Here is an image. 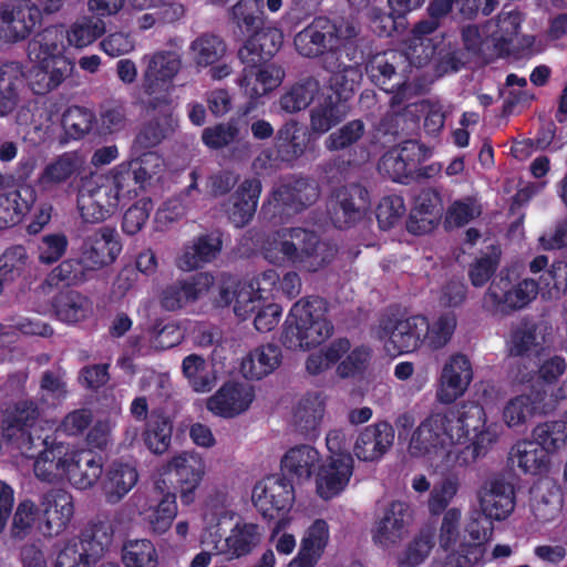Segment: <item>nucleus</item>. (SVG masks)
<instances>
[{"instance_id": "obj_1", "label": "nucleus", "mask_w": 567, "mask_h": 567, "mask_svg": "<svg viewBox=\"0 0 567 567\" xmlns=\"http://www.w3.org/2000/svg\"><path fill=\"white\" fill-rule=\"evenodd\" d=\"M466 426L452 412L432 413L412 432L408 451L436 471L461 467L460 443L466 437Z\"/></svg>"}, {"instance_id": "obj_2", "label": "nucleus", "mask_w": 567, "mask_h": 567, "mask_svg": "<svg viewBox=\"0 0 567 567\" xmlns=\"http://www.w3.org/2000/svg\"><path fill=\"white\" fill-rule=\"evenodd\" d=\"M354 34V28L337 27L328 18L319 17L296 35L295 45L305 56L323 54V66L331 73V86L347 91L359 83L362 74L357 65L340 62L338 51Z\"/></svg>"}, {"instance_id": "obj_3", "label": "nucleus", "mask_w": 567, "mask_h": 567, "mask_svg": "<svg viewBox=\"0 0 567 567\" xmlns=\"http://www.w3.org/2000/svg\"><path fill=\"white\" fill-rule=\"evenodd\" d=\"M43 449L34 460V475L48 483L69 482L78 489L91 488L101 477V457L62 442H41Z\"/></svg>"}, {"instance_id": "obj_4", "label": "nucleus", "mask_w": 567, "mask_h": 567, "mask_svg": "<svg viewBox=\"0 0 567 567\" xmlns=\"http://www.w3.org/2000/svg\"><path fill=\"white\" fill-rule=\"evenodd\" d=\"M234 516L235 512L227 494L217 492L206 501L203 513L205 526L200 544L227 560L249 555L262 539L260 526L247 522H237L228 536L221 539L218 526L224 522L231 520Z\"/></svg>"}, {"instance_id": "obj_5", "label": "nucleus", "mask_w": 567, "mask_h": 567, "mask_svg": "<svg viewBox=\"0 0 567 567\" xmlns=\"http://www.w3.org/2000/svg\"><path fill=\"white\" fill-rule=\"evenodd\" d=\"M65 33L62 27H51L37 34L28 45L32 63L29 85L42 95L58 89L72 73L73 63L65 56Z\"/></svg>"}, {"instance_id": "obj_6", "label": "nucleus", "mask_w": 567, "mask_h": 567, "mask_svg": "<svg viewBox=\"0 0 567 567\" xmlns=\"http://www.w3.org/2000/svg\"><path fill=\"white\" fill-rule=\"evenodd\" d=\"M265 258L272 265H291L300 270L315 272L334 256V249L303 228L285 229L265 247Z\"/></svg>"}, {"instance_id": "obj_7", "label": "nucleus", "mask_w": 567, "mask_h": 567, "mask_svg": "<svg viewBox=\"0 0 567 567\" xmlns=\"http://www.w3.org/2000/svg\"><path fill=\"white\" fill-rule=\"evenodd\" d=\"M321 299H300L286 320L282 342L289 349H309L322 343L332 333V326L324 317Z\"/></svg>"}, {"instance_id": "obj_8", "label": "nucleus", "mask_w": 567, "mask_h": 567, "mask_svg": "<svg viewBox=\"0 0 567 567\" xmlns=\"http://www.w3.org/2000/svg\"><path fill=\"white\" fill-rule=\"evenodd\" d=\"M276 281V271L272 269L245 282H237L230 277H224L218 285V296L215 302L218 306L233 303L235 315L245 320L274 298Z\"/></svg>"}, {"instance_id": "obj_9", "label": "nucleus", "mask_w": 567, "mask_h": 567, "mask_svg": "<svg viewBox=\"0 0 567 567\" xmlns=\"http://www.w3.org/2000/svg\"><path fill=\"white\" fill-rule=\"evenodd\" d=\"M425 317L384 318L375 329L377 338L390 354L409 353L424 346Z\"/></svg>"}, {"instance_id": "obj_10", "label": "nucleus", "mask_w": 567, "mask_h": 567, "mask_svg": "<svg viewBox=\"0 0 567 567\" xmlns=\"http://www.w3.org/2000/svg\"><path fill=\"white\" fill-rule=\"evenodd\" d=\"M538 288L534 279L526 278L512 285L509 278L501 274L484 295L483 308L495 315L523 309L537 297Z\"/></svg>"}, {"instance_id": "obj_11", "label": "nucleus", "mask_w": 567, "mask_h": 567, "mask_svg": "<svg viewBox=\"0 0 567 567\" xmlns=\"http://www.w3.org/2000/svg\"><path fill=\"white\" fill-rule=\"evenodd\" d=\"M81 192L92 197L111 216L116 212L121 200L132 194L130 164L121 163L107 174L91 178Z\"/></svg>"}, {"instance_id": "obj_12", "label": "nucleus", "mask_w": 567, "mask_h": 567, "mask_svg": "<svg viewBox=\"0 0 567 567\" xmlns=\"http://www.w3.org/2000/svg\"><path fill=\"white\" fill-rule=\"evenodd\" d=\"M131 502L147 529L156 535L165 534L172 527L178 513L176 495L162 489L159 485H156L147 496H133Z\"/></svg>"}, {"instance_id": "obj_13", "label": "nucleus", "mask_w": 567, "mask_h": 567, "mask_svg": "<svg viewBox=\"0 0 567 567\" xmlns=\"http://www.w3.org/2000/svg\"><path fill=\"white\" fill-rule=\"evenodd\" d=\"M464 409H467L460 417L464 420L466 432L471 424L467 422L470 419H474L476 424L472 426L474 435L471 443H466V437L460 443V457L464 458V462H460L461 467L466 466L476 461L481 455H484L486 451L497 442L502 426L495 422H488L487 415L483 406L474 403L464 404Z\"/></svg>"}, {"instance_id": "obj_14", "label": "nucleus", "mask_w": 567, "mask_h": 567, "mask_svg": "<svg viewBox=\"0 0 567 567\" xmlns=\"http://www.w3.org/2000/svg\"><path fill=\"white\" fill-rule=\"evenodd\" d=\"M413 515L410 506L400 501L389 504L371 529L373 543L382 549H392L409 535Z\"/></svg>"}, {"instance_id": "obj_15", "label": "nucleus", "mask_w": 567, "mask_h": 567, "mask_svg": "<svg viewBox=\"0 0 567 567\" xmlns=\"http://www.w3.org/2000/svg\"><path fill=\"white\" fill-rule=\"evenodd\" d=\"M474 378L473 367L467 355L453 353L444 362L435 391L441 404H452L467 391Z\"/></svg>"}, {"instance_id": "obj_16", "label": "nucleus", "mask_w": 567, "mask_h": 567, "mask_svg": "<svg viewBox=\"0 0 567 567\" xmlns=\"http://www.w3.org/2000/svg\"><path fill=\"white\" fill-rule=\"evenodd\" d=\"M437 27L439 22L433 20L420 21L414 27L404 51V56L410 64L420 68L436 55L441 60L447 59L450 51L446 50L444 35L435 33Z\"/></svg>"}, {"instance_id": "obj_17", "label": "nucleus", "mask_w": 567, "mask_h": 567, "mask_svg": "<svg viewBox=\"0 0 567 567\" xmlns=\"http://www.w3.org/2000/svg\"><path fill=\"white\" fill-rule=\"evenodd\" d=\"M251 498L258 512L272 519L291 508L295 501L293 487L284 477L269 476L255 485Z\"/></svg>"}, {"instance_id": "obj_18", "label": "nucleus", "mask_w": 567, "mask_h": 567, "mask_svg": "<svg viewBox=\"0 0 567 567\" xmlns=\"http://www.w3.org/2000/svg\"><path fill=\"white\" fill-rule=\"evenodd\" d=\"M353 474V458L350 454L329 455L321 460L315 473L317 495L329 501L340 495L349 485Z\"/></svg>"}, {"instance_id": "obj_19", "label": "nucleus", "mask_w": 567, "mask_h": 567, "mask_svg": "<svg viewBox=\"0 0 567 567\" xmlns=\"http://www.w3.org/2000/svg\"><path fill=\"white\" fill-rule=\"evenodd\" d=\"M168 471L176 476L179 498L183 505L196 499V492L206 475V462L195 452H181L167 462Z\"/></svg>"}, {"instance_id": "obj_20", "label": "nucleus", "mask_w": 567, "mask_h": 567, "mask_svg": "<svg viewBox=\"0 0 567 567\" xmlns=\"http://www.w3.org/2000/svg\"><path fill=\"white\" fill-rule=\"evenodd\" d=\"M73 514V498L68 492L47 493L40 503L38 529L44 536H58L66 529Z\"/></svg>"}, {"instance_id": "obj_21", "label": "nucleus", "mask_w": 567, "mask_h": 567, "mask_svg": "<svg viewBox=\"0 0 567 567\" xmlns=\"http://www.w3.org/2000/svg\"><path fill=\"white\" fill-rule=\"evenodd\" d=\"M121 250L116 230L105 226L84 240L80 261L86 269L96 270L112 264Z\"/></svg>"}, {"instance_id": "obj_22", "label": "nucleus", "mask_w": 567, "mask_h": 567, "mask_svg": "<svg viewBox=\"0 0 567 567\" xmlns=\"http://www.w3.org/2000/svg\"><path fill=\"white\" fill-rule=\"evenodd\" d=\"M40 21V9L28 0H17L0 10V38L19 41Z\"/></svg>"}, {"instance_id": "obj_23", "label": "nucleus", "mask_w": 567, "mask_h": 567, "mask_svg": "<svg viewBox=\"0 0 567 567\" xmlns=\"http://www.w3.org/2000/svg\"><path fill=\"white\" fill-rule=\"evenodd\" d=\"M555 402H546L539 392L530 391L511 398L502 409V421L513 430L524 429L537 413L553 410Z\"/></svg>"}, {"instance_id": "obj_24", "label": "nucleus", "mask_w": 567, "mask_h": 567, "mask_svg": "<svg viewBox=\"0 0 567 567\" xmlns=\"http://www.w3.org/2000/svg\"><path fill=\"white\" fill-rule=\"evenodd\" d=\"M254 398V389L250 385L229 382L207 399L206 408L214 415L234 417L245 412L250 406Z\"/></svg>"}, {"instance_id": "obj_25", "label": "nucleus", "mask_w": 567, "mask_h": 567, "mask_svg": "<svg viewBox=\"0 0 567 567\" xmlns=\"http://www.w3.org/2000/svg\"><path fill=\"white\" fill-rule=\"evenodd\" d=\"M370 206L367 189L359 185L340 188L331 206V219L339 228H344L361 219Z\"/></svg>"}, {"instance_id": "obj_26", "label": "nucleus", "mask_w": 567, "mask_h": 567, "mask_svg": "<svg viewBox=\"0 0 567 567\" xmlns=\"http://www.w3.org/2000/svg\"><path fill=\"white\" fill-rule=\"evenodd\" d=\"M466 532L472 542H461L457 550L450 553L443 564L434 561L431 567H475L484 564V544L489 539L491 532L480 528L476 522L468 524Z\"/></svg>"}, {"instance_id": "obj_27", "label": "nucleus", "mask_w": 567, "mask_h": 567, "mask_svg": "<svg viewBox=\"0 0 567 567\" xmlns=\"http://www.w3.org/2000/svg\"><path fill=\"white\" fill-rule=\"evenodd\" d=\"M144 86L147 93L167 91L168 84L181 70L179 55L172 51H159L144 56Z\"/></svg>"}, {"instance_id": "obj_28", "label": "nucleus", "mask_w": 567, "mask_h": 567, "mask_svg": "<svg viewBox=\"0 0 567 567\" xmlns=\"http://www.w3.org/2000/svg\"><path fill=\"white\" fill-rule=\"evenodd\" d=\"M394 430L388 422H378L364 427L359 434L353 452L364 462L380 460L393 445Z\"/></svg>"}, {"instance_id": "obj_29", "label": "nucleus", "mask_w": 567, "mask_h": 567, "mask_svg": "<svg viewBox=\"0 0 567 567\" xmlns=\"http://www.w3.org/2000/svg\"><path fill=\"white\" fill-rule=\"evenodd\" d=\"M247 66L239 79V86L250 100H257L276 87L284 80V71L275 64L245 63Z\"/></svg>"}, {"instance_id": "obj_30", "label": "nucleus", "mask_w": 567, "mask_h": 567, "mask_svg": "<svg viewBox=\"0 0 567 567\" xmlns=\"http://www.w3.org/2000/svg\"><path fill=\"white\" fill-rule=\"evenodd\" d=\"M140 478L135 463L113 461L106 468L102 488L106 502L116 504L122 501L137 484Z\"/></svg>"}, {"instance_id": "obj_31", "label": "nucleus", "mask_w": 567, "mask_h": 567, "mask_svg": "<svg viewBox=\"0 0 567 567\" xmlns=\"http://www.w3.org/2000/svg\"><path fill=\"white\" fill-rule=\"evenodd\" d=\"M282 40V32L278 28L264 23L259 29L249 32L248 39L239 50V58L244 63H260L279 50Z\"/></svg>"}, {"instance_id": "obj_32", "label": "nucleus", "mask_w": 567, "mask_h": 567, "mask_svg": "<svg viewBox=\"0 0 567 567\" xmlns=\"http://www.w3.org/2000/svg\"><path fill=\"white\" fill-rule=\"evenodd\" d=\"M38 416V411L32 402H21L13 410L7 411L3 420V436L9 441H16L22 453L31 450L32 437L29 427Z\"/></svg>"}, {"instance_id": "obj_33", "label": "nucleus", "mask_w": 567, "mask_h": 567, "mask_svg": "<svg viewBox=\"0 0 567 567\" xmlns=\"http://www.w3.org/2000/svg\"><path fill=\"white\" fill-rule=\"evenodd\" d=\"M214 285V277L208 272H200L190 281L177 282L163 291L162 305L167 310H177L195 302L209 291Z\"/></svg>"}, {"instance_id": "obj_34", "label": "nucleus", "mask_w": 567, "mask_h": 567, "mask_svg": "<svg viewBox=\"0 0 567 567\" xmlns=\"http://www.w3.org/2000/svg\"><path fill=\"white\" fill-rule=\"evenodd\" d=\"M482 512L489 519L507 518L514 509V489L509 483L494 480L486 483L480 493Z\"/></svg>"}, {"instance_id": "obj_35", "label": "nucleus", "mask_w": 567, "mask_h": 567, "mask_svg": "<svg viewBox=\"0 0 567 567\" xmlns=\"http://www.w3.org/2000/svg\"><path fill=\"white\" fill-rule=\"evenodd\" d=\"M319 451L308 444L290 447L281 458V471L298 481H309L320 464Z\"/></svg>"}, {"instance_id": "obj_36", "label": "nucleus", "mask_w": 567, "mask_h": 567, "mask_svg": "<svg viewBox=\"0 0 567 567\" xmlns=\"http://www.w3.org/2000/svg\"><path fill=\"white\" fill-rule=\"evenodd\" d=\"M221 239L218 234L202 235L185 246L176 260L183 271H192L204 264L213 261L221 250Z\"/></svg>"}, {"instance_id": "obj_37", "label": "nucleus", "mask_w": 567, "mask_h": 567, "mask_svg": "<svg viewBox=\"0 0 567 567\" xmlns=\"http://www.w3.org/2000/svg\"><path fill=\"white\" fill-rule=\"evenodd\" d=\"M113 532L107 523L99 522L87 526L78 543L83 565L89 567L101 559L112 544Z\"/></svg>"}, {"instance_id": "obj_38", "label": "nucleus", "mask_w": 567, "mask_h": 567, "mask_svg": "<svg viewBox=\"0 0 567 567\" xmlns=\"http://www.w3.org/2000/svg\"><path fill=\"white\" fill-rule=\"evenodd\" d=\"M332 87L336 90L338 97L328 96L311 110L310 127L319 134L327 133L346 117V105L340 100H346L347 93L354 90V87L347 91L336 86Z\"/></svg>"}, {"instance_id": "obj_39", "label": "nucleus", "mask_w": 567, "mask_h": 567, "mask_svg": "<svg viewBox=\"0 0 567 567\" xmlns=\"http://www.w3.org/2000/svg\"><path fill=\"white\" fill-rule=\"evenodd\" d=\"M511 461L520 471L530 475H542L550 467L549 455L534 441H518L511 451Z\"/></svg>"}, {"instance_id": "obj_40", "label": "nucleus", "mask_w": 567, "mask_h": 567, "mask_svg": "<svg viewBox=\"0 0 567 567\" xmlns=\"http://www.w3.org/2000/svg\"><path fill=\"white\" fill-rule=\"evenodd\" d=\"M259 194V183L257 181H246L231 196L227 214L235 226L243 227L251 219L256 212Z\"/></svg>"}, {"instance_id": "obj_41", "label": "nucleus", "mask_w": 567, "mask_h": 567, "mask_svg": "<svg viewBox=\"0 0 567 567\" xmlns=\"http://www.w3.org/2000/svg\"><path fill=\"white\" fill-rule=\"evenodd\" d=\"M324 411L326 396L320 392L307 393L296 406L295 424L306 435L315 434L323 420Z\"/></svg>"}, {"instance_id": "obj_42", "label": "nucleus", "mask_w": 567, "mask_h": 567, "mask_svg": "<svg viewBox=\"0 0 567 567\" xmlns=\"http://www.w3.org/2000/svg\"><path fill=\"white\" fill-rule=\"evenodd\" d=\"M280 364V350L267 344L249 352L241 361L240 370L245 378L260 380L274 372Z\"/></svg>"}, {"instance_id": "obj_43", "label": "nucleus", "mask_w": 567, "mask_h": 567, "mask_svg": "<svg viewBox=\"0 0 567 567\" xmlns=\"http://www.w3.org/2000/svg\"><path fill=\"white\" fill-rule=\"evenodd\" d=\"M417 151L416 143L406 142L401 147L389 151L382 157L380 168L392 179L400 181L415 167Z\"/></svg>"}, {"instance_id": "obj_44", "label": "nucleus", "mask_w": 567, "mask_h": 567, "mask_svg": "<svg viewBox=\"0 0 567 567\" xmlns=\"http://www.w3.org/2000/svg\"><path fill=\"white\" fill-rule=\"evenodd\" d=\"M226 53L224 40L210 33L197 37L189 45V54L197 69H205L223 61Z\"/></svg>"}, {"instance_id": "obj_45", "label": "nucleus", "mask_w": 567, "mask_h": 567, "mask_svg": "<svg viewBox=\"0 0 567 567\" xmlns=\"http://www.w3.org/2000/svg\"><path fill=\"white\" fill-rule=\"evenodd\" d=\"M424 346L431 350L445 348L457 328V316L453 310L441 312L431 321L425 318Z\"/></svg>"}, {"instance_id": "obj_46", "label": "nucleus", "mask_w": 567, "mask_h": 567, "mask_svg": "<svg viewBox=\"0 0 567 567\" xmlns=\"http://www.w3.org/2000/svg\"><path fill=\"white\" fill-rule=\"evenodd\" d=\"M31 195L30 189L23 188L0 196V229L12 227L21 221L31 207Z\"/></svg>"}, {"instance_id": "obj_47", "label": "nucleus", "mask_w": 567, "mask_h": 567, "mask_svg": "<svg viewBox=\"0 0 567 567\" xmlns=\"http://www.w3.org/2000/svg\"><path fill=\"white\" fill-rule=\"evenodd\" d=\"M546 327L534 322H522L512 332L507 346L512 354L522 355L542 347L546 341Z\"/></svg>"}, {"instance_id": "obj_48", "label": "nucleus", "mask_w": 567, "mask_h": 567, "mask_svg": "<svg viewBox=\"0 0 567 567\" xmlns=\"http://www.w3.org/2000/svg\"><path fill=\"white\" fill-rule=\"evenodd\" d=\"M182 372L195 392H208L216 383L215 374L198 354H189L183 359Z\"/></svg>"}, {"instance_id": "obj_49", "label": "nucleus", "mask_w": 567, "mask_h": 567, "mask_svg": "<svg viewBox=\"0 0 567 567\" xmlns=\"http://www.w3.org/2000/svg\"><path fill=\"white\" fill-rule=\"evenodd\" d=\"M122 561L125 567H157L156 547L146 538L127 539L122 546Z\"/></svg>"}, {"instance_id": "obj_50", "label": "nucleus", "mask_w": 567, "mask_h": 567, "mask_svg": "<svg viewBox=\"0 0 567 567\" xmlns=\"http://www.w3.org/2000/svg\"><path fill=\"white\" fill-rule=\"evenodd\" d=\"M178 126V118L167 110L162 116L147 123L136 136L135 144L142 148L154 147L169 136Z\"/></svg>"}, {"instance_id": "obj_51", "label": "nucleus", "mask_w": 567, "mask_h": 567, "mask_svg": "<svg viewBox=\"0 0 567 567\" xmlns=\"http://www.w3.org/2000/svg\"><path fill=\"white\" fill-rule=\"evenodd\" d=\"M533 440L548 454H555L567 445V422L547 421L533 430Z\"/></svg>"}, {"instance_id": "obj_52", "label": "nucleus", "mask_w": 567, "mask_h": 567, "mask_svg": "<svg viewBox=\"0 0 567 567\" xmlns=\"http://www.w3.org/2000/svg\"><path fill=\"white\" fill-rule=\"evenodd\" d=\"M105 23L91 17H83L71 24L69 30H64L65 40L71 47L83 49L92 44L100 35L105 32Z\"/></svg>"}, {"instance_id": "obj_53", "label": "nucleus", "mask_w": 567, "mask_h": 567, "mask_svg": "<svg viewBox=\"0 0 567 567\" xmlns=\"http://www.w3.org/2000/svg\"><path fill=\"white\" fill-rule=\"evenodd\" d=\"M79 168L78 158L74 154L65 153L48 164L38 183L43 189H51L54 186L66 182Z\"/></svg>"}, {"instance_id": "obj_54", "label": "nucleus", "mask_w": 567, "mask_h": 567, "mask_svg": "<svg viewBox=\"0 0 567 567\" xmlns=\"http://www.w3.org/2000/svg\"><path fill=\"white\" fill-rule=\"evenodd\" d=\"M434 547V533L422 528L417 535L408 544L399 558L400 567H417L430 556Z\"/></svg>"}, {"instance_id": "obj_55", "label": "nucleus", "mask_w": 567, "mask_h": 567, "mask_svg": "<svg viewBox=\"0 0 567 567\" xmlns=\"http://www.w3.org/2000/svg\"><path fill=\"white\" fill-rule=\"evenodd\" d=\"M319 92V82L315 79H307L293 85L279 100L282 111L296 113L306 109Z\"/></svg>"}, {"instance_id": "obj_56", "label": "nucleus", "mask_w": 567, "mask_h": 567, "mask_svg": "<svg viewBox=\"0 0 567 567\" xmlns=\"http://www.w3.org/2000/svg\"><path fill=\"white\" fill-rule=\"evenodd\" d=\"M264 0H239L231 8V18L246 33L264 25Z\"/></svg>"}, {"instance_id": "obj_57", "label": "nucleus", "mask_w": 567, "mask_h": 567, "mask_svg": "<svg viewBox=\"0 0 567 567\" xmlns=\"http://www.w3.org/2000/svg\"><path fill=\"white\" fill-rule=\"evenodd\" d=\"M329 542V524L322 518H317L305 529L299 548L321 559Z\"/></svg>"}, {"instance_id": "obj_58", "label": "nucleus", "mask_w": 567, "mask_h": 567, "mask_svg": "<svg viewBox=\"0 0 567 567\" xmlns=\"http://www.w3.org/2000/svg\"><path fill=\"white\" fill-rule=\"evenodd\" d=\"M350 342L347 339H338L324 350L315 352L307 359L306 368L311 374H319L337 363L349 351Z\"/></svg>"}, {"instance_id": "obj_59", "label": "nucleus", "mask_w": 567, "mask_h": 567, "mask_svg": "<svg viewBox=\"0 0 567 567\" xmlns=\"http://www.w3.org/2000/svg\"><path fill=\"white\" fill-rule=\"evenodd\" d=\"M172 430L171 422L164 417L147 422L143 432L144 444L154 454L165 453L171 444Z\"/></svg>"}, {"instance_id": "obj_60", "label": "nucleus", "mask_w": 567, "mask_h": 567, "mask_svg": "<svg viewBox=\"0 0 567 567\" xmlns=\"http://www.w3.org/2000/svg\"><path fill=\"white\" fill-rule=\"evenodd\" d=\"M56 317L66 323L83 320L89 313V301L79 293H62L55 301Z\"/></svg>"}, {"instance_id": "obj_61", "label": "nucleus", "mask_w": 567, "mask_h": 567, "mask_svg": "<svg viewBox=\"0 0 567 567\" xmlns=\"http://www.w3.org/2000/svg\"><path fill=\"white\" fill-rule=\"evenodd\" d=\"M461 518L462 513L456 507H451L444 512L440 530L439 545L444 550L456 551L461 540Z\"/></svg>"}, {"instance_id": "obj_62", "label": "nucleus", "mask_w": 567, "mask_h": 567, "mask_svg": "<svg viewBox=\"0 0 567 567\" xmlns=\"http://www.w3.org/2000/svg\"><path fill=\"white\" fill-rule=\"evenodd\" d=\"M94 120L95 116L91 111L72 106L63 113L62 125L71 137L81 138L91 131Z\"/></svg>"}, {"instance_id": "obj_63", "label": "nucleus", "mask_w": 567, "mask_h": 567, "mask_svg": "<svg viewBox=\"0 0 567 567\" xmlns=\"http://www.w3.org/2000/svg\"><path fill=\"white\" fill-rule=\"evenodd\" d=\"M370 350L365 347H355L351 349L339 360L337 374L341 378L355 377L362 373L370 361Z\"/></svg>"}, {"instance_id": "obj_64", "label": "nucleus", "mask_w": 567, "mask_h": 567, "mask_svg": "<svg viewBox=\"0 0 567 567\" xmlns=\"http://www.w3.org/2000/svg\"><path fill=\"white\" fill-rule=\"evenodd\" d=\"M364 133V125L361 121H351L341 128L331 133L324 141V146L329 151H339L347 148L359 141Z\"/></svg>"}]
</instances>
